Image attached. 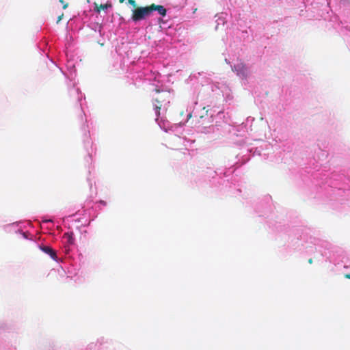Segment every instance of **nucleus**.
Segmentation results:
<instances>
[{"label": "nucleus", "mask_w": 350, "mask_h": 350, "mask_svg": "<svg viewBox=\"0 0 350 350\" xmlns=\"http://www.w3.org/2000/svg\"><path fill=\"white\" fill-rule=\"evenodd\" d=\"M204 91L211 90L213 94L217 97L222 96L226 102L232 100L231 90L224 82H212L202 87Z\"/></svg>", "instance_id": "1"}, {"label": "nucleus", "mask_w": 350, "mask_h": 350, "mask_svg": "<svg viewBox=\"0 0 350 350\" xmlns=\"http://www.w3.org/2000/svg\"><path fill=\"white\" fill-rule=\"evenodd\" d=\"M156 92L157 94L154 96V106L156 115L159 116L161 109L166 110L172 98V94L170 91L160 90L159 89H157Z\"/></svg>", "instance_id": "2"}, {"label": "nucleus", "mask_w": 350, "mask_h": 350, "mask_svg": "<svg viewBox=\"0 0 350 350\" xmlns=\"http://www.w3.org/2000/svg\"><path fill=\"white\" fill-rule=\"evenodd\" d=\"M225 61L228 64L230 65L233 72H234L239 78L247 79L250 77L252 74L250 67L245 65L241 60L237 59L236 62H234V59L231 60L226 57Z\"/></svg>", "instance_id": "3"}, {"label": "nucleus", "mask_w": 350, "mask_h": 350, "mask_svg": "<svg viewBox=\"0 0 350 350\" xmlns=\"http://www.w3.org/2000/svg\"><path fill=\"white\" fill-rule=\"evenodd\" d=\"M153 11V7H142L133 10L132 20L135 22L145 19Z\"/></svg>", "instance_id": "4"}, {"label": "nucleus", "mask_w": 350, "mask_h": 350, "mask_svg": "<svg viewBox=\"0 0 350 350\" xmlns=\"http://www.w3.org/2000/svg\"><path fill=\"white\" fill-rule=\"evenodd\" d=\"M24 226V223L14 222L10 224L5 225L3 230L6 232H16L21 233L24 239H27V236L25 232H22V228Z\"/></svg>", "instance_id": "5"}, {"label": "nucleus", "mask_w": 350, "mask_h": 350, "mask_svg": "<svg viewBox=\"0 0 350 350\" xmlns=\"http://www.w3.org/2000/svg\"><path fill=\"white\" fill-rule=\"evenodd\" d=\"M62 243L64 244L66 251H69L70 246L73 245L75 243V237L73 232H65L62 237Z\"/></svg>", "instance_id": "6"}, {"label": "nucleus", "mask_w": 350, "mask_h": 350, "mask_svg": "<svg viewBox=\"0 0 350 350\" xmlns=\"http://www.w3.org/2000/svg\"><path fill=\"white\" fill-rule=\"evenodd\" d=\"M40 250L48 254L53 260L57 261V256L56 255V252L49 245H39Z\"/></svg>", "instance_id": "7"}, {"label": "nucleus", "mask_w": 350, "mask_h": 350, "mask_svg": "<svg viewBox=\"0 0 350 350\" xmlns=\"http://www.w3.org/2000/svg\"><path fill=\"white\" fill-rule=\"evenodd\" d=\"M227 16H228V15L226 13H221V14H219L216 16V17H217V19H216V21H215L216 23H217V25L215 27L216 29H218V27H219V26L220 25H224L226 23V21H227Z\"/></svg>", "instance_id": "8"}, {"label": "nucleus", "mask_w": 350, "mask_h": 350, "mask_svg": "<svg viewBox=\"0 0 350 350\" xmlns=\"http://www.w3.org/2000/svg\"><path fill=\"white\" fill-rule=\"evenodd\" d=\"M157 118L156 119V121L157 122L159 127L165 131V132H167L170 128V123L168 121L163 120V118H159V116H157Z\"/></svg>", "instance_id": "9"}, {"label": "nucleus", "mask_w": 350, "mask_h": 350, "mask_svg": "<svg viewBox=\"0 0 350 350\" xmlns=\"http://www.w3.org/2000/svg\"><path fill=\"white\" fill-rule=\"evenodd\" d=\"M67 68L68 69L70 70V73H69V75H68L67 74L64 73V75L68 77V78H70V79H73L75 77V66L73 64H72V63L70 62H68V64H67Z\"/></svg>", "instance_id": "10"}, {"label": "nucleus", "mask_w": 350, "mask_h": 350, "mask_svg": "<svg viewBox=\"0 0 350 350\" xmlns=\"http://www.w3.org/2000/svg\"><path fill=\"white\" fill-rule=\"evenodd\" d=\"M150 7H153V11H157L158 13L161 15V16H165V14H166V10L165 9L161 6V5H151Z\"/></svg>", "instance_id": "11"}, {"label": "nucleus", "mask_w": 350, "mask_h": 350, "mask_svg": "<svg viewBox=\"0 0 350 350\" xmlns=\"http://www.w3.org/2000/svg\"><path fill=\"white\" fill-rule=\"evenodd\" d=\"M96 347V345L92 343L90 344L85 349V350H93L94 347Z\"/></svg>", "instance_id": "12"}, {"label": "nucleus", "mask_w": 350, "mask_h": 350, "mask_svg": "<svg viewBox=\"0 0 350 350\" xmlns=\"http://www.w3.org/2000/svg\"><path fill=\"white\" fill-rule=\"evenodd\" d=\"M111 7L110 5L108 4H104L100 5V8L103 10H107L108 8Z\"/></svg>", "instance_id": "13"}, {"label": "nucleus", "mask_w": 350, "mask_h": 350, "mask_svg": "<svg viewBox=\"0 0 350 350\" xmlns=\"http://www.w3.org/2000/svg\"><path fill=\"white\" fill-rule=\"evenodd\" d=\"M242 23H243L244 25H245V21H243V20H240V21H237V25H238L242 26Z\"/></svg>", "instance_id": "14"}, {"label": "nucleus", "mask_w": 350, "mask_h": 350, "mask_svg": "<svg viewBox=\"0 0 350 350\" xmlns=\"http://www.w3.org/2000/svg\"><path fill=\"white\" fill-rule=\"evenodd\" d=\"M43 222H53V221L51 219H44L42 220Z\"/></svg>", "instance_id": "15"}, {"label": "nucleus", "mask_w": 350, "mask_h": 350, "mask_svg": "<svg viewBox=\"0 0 350 350\" xmlns=\"http://www.w3.org/2000/svg\"><path fill=\"white\" fill-rule=\"evenodd\" d=\"M73 91H74L76 94H77L78 95L81 94V93H80V92H79V89H77H77H74V90H73Z\"/></svg>", "instance_id": "16"}, {"label": "nucleus", "mask_w": 350, "mask_h": 350, "mask_svg": "<svg viewBox=\"0 0 350 350\" xmlns=\"http://www.w3.org/2000/svg\"><path fill=\"white\" fill-rule=\"evenodd\" d=\"M129 3L132 4L133 5H135V1L133 0H129Z\"/></svg>", "instance_id": "17"}, {"label": "nucleus", "mask_w": 350, "mask_h": 350, "mask_svg": "<svg viewBox=\"0 0 350 350\" xmlns=\"http://www.w3.org/2000/svg\"><path fill=\"white\" fill-rule=\"evenodd\" d=\"M63 15L60 16L58 17V19H57V23L59 22L61 20H62V17Z\"/></svg>", "instance_id": "18"}, {"label": "nucleus", "mask_w": 350, "mask_h": 350, "mask_svg": "<svg viewBox=\"0 0 350 350\" xmlns=\"http://www.w3.org/2000/svg\"><path fill=\"white\" fill-rule=\"evenodd\" d=\"M345 277H346L347 278L350 279V274L346 275H345Z\"/></svg>", "instance_id": "19"}, {"label": "nucleus", "mask_w": 350, "mask_h": 350, "mask_svg": "<svg viewBox=\"0 0 350 350\" xmlns=\"http://www.w3.org/2000/svg\"><path fill=\"white\" fill-rule=\"evenodd\" d=\"M67 8V5H64L63 8L66 9Z\"/></svg>", "instance_id": "20"}, {"label": "nucleus", "mask_w": 350, "mask_h": 350, "mask_svg": "<svg viewBox=\"0 0 350 350\" xmlns=\"http://www.w3.org/2000/svg\"><path fill=\"white\" fill-rule=\"evenodd\" d=\"M100 203H101V204H104V205H105V204H106V203H105V202H104L103 201H100Z\"/></svg>", "instance_id": "21"}, {"label": "nucleus", "mask_w": 350, "mask_h": 350, "mask_svg": "<svg viewBox=\"0 0 350 350\" xmlns=\"http://www.w3.org/2000/svg\"><path fill=\"white\" fill-rule=\"evenodd\" d=\"M243 32L247 33V31L243 30Z\"/></svg>", "instance_id": "22"}, {"label": "nucleus", "mask_w": 350, "mask_h": 350, "mask_svg": "<svg viewBox=\"0 0 350 350\" xmlns=\"http://www.w3.org/2000/svg\"><path fill=\"white\" fill-rule=\"evenodd\" d=\"M124 0H120V2H123Z\"/></svg>", "instance_id": "23"}]
</instances>
